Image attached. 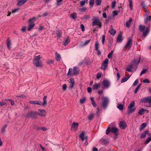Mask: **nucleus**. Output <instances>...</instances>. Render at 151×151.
Instances as JSON below:
<instances>
[{"label":"nucleus","instance_id":"obj_7","mask_svg":"<svg viewBox=\"0 0 151 151\" xmlns=\"http://www.w3.org/2000/svg\"><path fill=\"white\" fill-rule=\"evenodd\" d=\"M109 61V60L108 58H106L104 60L101 65V68L102 70H105L106 69Z\"/></svg>","mask_w":151,"mask_h":151},{"label":"nucleus","instance_id":"obj_63","mask_svg":"<svg viewBox=\"0 0 151 151\" xmlns=\"http://www.w3.org/2000/svg\"><path fill=\"white\" fill-rule=\"evenodd\" d=\"M138 79H137L134 82L133 84V86H136V85L138 83Z\"/></svg>","mask_w":151,"mask_h":151},{"label":"nucleus","instance_id":"obj_15","mask_svg":"<svg viewBox=\"0 0 151 151\" xmlns=\"http://www.w3.org/2000/svg\"><path fill=\"white\" fill-rule=\"evenodd\" d=\"M114 125L115 123H112L109 125L106 131V134L108 135L110 131H111V127Z\"/></svg>","mask_w":151,"mask_h":151},{"label":"nucleus","instance_id":"obj_57","mask_svg":"<svg viewBox=\"0 0 151 151\" xmlns=\"http://www.w3.org/2000/svg\"><path fill=\"white\" fill-rule=\"evenodd\" d=\"M143 82L144 83H150V81L148 79H145L143 81Z\"/></svg>","mask_w":151,"mask_h":151},{"label":"nucleus","instance_id":"obj_28","mask_svg":"<svg viewBox=\"0 0 151 151\" xmlns=\"http://www.w3.org/2000/svg\"><path fill=\"white\" fill-rule=\"evenodd\" d=\"M149 30V27H147L145 29V31L143 33V36H145L148 33Z\"/></svg>","mask_w":151,"mask_h":151},{"label":"nucleus","instance_id":"obj_12","mask_svg":"<svg viewBox=\"0 0 151 151\" xmlns=\"http://www.w3.org/2000/svg\"><path fill=\"white\" fill-rule=\"evenodd\" d=\"M38 111L39 112H37V115L41 116H45L46 115V111L45 110L39 109Z\"/></svg>","mask_w":151,"mask_h":151},{"label":"nucleus","instance_id":"obj_24","mask_svg":"<svg viewBox=\"0 0 151 151\" xmlns=\"http://www.w3.org/2000/svg\"><path fill=\"white\" fill-rule=\"evenodd\" d=\"M133 66V64H131L130 65H129L128 67L126 68V70L129 72H132V68Z\"/></svg>","mask_w":151,"mask_h":151},{"label":"nucleus","instance_id":"obj_21","mask_svg":"<svg viewBox=\"0 0 151 151\" xmlns=\"http://www.w3.org/2000/svg\"><path fill=\"white\" fill-rule=\"evenodd\" d=\"M100 86V84L99 83H95L93 86V89L94 90H97Z\"/></svg>","mask_w":151,"mask_h":151},{"label":"nucleus","instance_id":"obj_4","mask_svg":"<svg viewBox=\"0 0 151 151\" xmlns=\"http://www.w3.org/2000/svg\"><path fill=\"white\" fill-rule=\"evenodd\" d=\"M92 25L93 26L97 25L98 26L99 28H101L102 26L101 22L99 21V19L97 17H94L93 18Z\"/></svg>","mask_w":151,"mask_h":151},{"label":"nucleus","instance_id":"obj_33","mask_svg":"<svg viewBox=\"0 0 151 151\" xmlns=\"http://www.w3.org/2000/svg\"><path fill=\"white\" fill-rule=\"evenodd\" d=\"M145 110L143 108L140 109L138 112V114L140 115H142L144 113Z\"/></svg>","mask_w":151,"mask_h":151},{"label":"nucleus","instance_id":"obj_60","mask_svg":"<svg viewBox=\"0 0 151 151\" xmlns=\"http://www.w3.org/2000/svg\"><path fill=\"white\" fill-rule=\"evenodd\" d=\"M7 104V103L4 102H0V106H3Z\"/></svg>","mask_w":151,"mask_h":151},{"label":"nucleus","instance_id":"obj_62","mask_svg":"<svg viewBox=\"0 0 151 151\" xmlns=\"http://www.w3.org/2000/svg\"><path fill=\"white\" fill-rule=\"evenodd\" d=\"M85 1L84 0L81 1L80 2V5L81 6H84L85 3Z\"/></svg>","mask_w":151,"mask_h":151},{"label":"nucleus","instance_id":"obj_19","mask_svg":"<svg viewBox=\"0 0 151 151\" xmlns=\"http://www.w3.org/2000/svg\"><path fill=\"white\" fill-rule=\"evenodd\" d=\"M136 109L134 107H128V109L127 111V113L129 114L131 113L134 112V111Z\"/></svg>","mask_w":151,"mask_h":151},{"label":"nucleus","instance_id":"obj_48","mask_svg":"<svg viewBox=\"0 0 151 151\" xmlns=\"http://www.w3.org/2000/svg\"><path fill=\"white\" fill-rule=\"evenodd\" d=\"M147 71V69H143L141 72L140 76H141L142 74L145 73Z\"/></svg>","mask_w":151,"mask_h":151},{"label":"nucleus","instance_id":"obj_54","mask_svg":"<svg viewBox=\"0 0 151 151\" xmlns=\"http://www.w3.org/2000/svg\"><path fill=\"white\" fill-rule=\"evenodd\" d=\"M38 101H30L29 102L30 104H37Z\"/></svg>","mask_w":151,"mask_h":151},{"label":"nucleus","instance_id":"obj_25","mask_svg":"<svg viewBox=\"0 0 151 151\" xmlns=\"http://www.w3.org/2000/svg\"><path fill=\"white\" fill-rule=\"evenodd\" d=\"M7 125L6 124H5L1 128V134H4L6 128L7 127Z\"/></svg>","mask_w":151,"mask_h":151},{"label":"nucleus","instance_id":"obj_9","mask_svg":"<svg viewBox=\"0 0 151 151\" xmlns=\"http://www.w3.org/2000/svg\"><path fill=\"white\" fill-rule=\"evenodd\" d=\"M85 132H83L79 135V137L81 138L82 141H83L86 140L85 142V144L86 145L88 144V143L86 142V141H87L88 137L87 136H84Z\"/></svg>","mask_w":151,"mask_h":151},{"label":"nucleus","instance_id":"obj_5","mask_svg":"<svg viewBox=\"0 0 151 151\" xmlns=\"http://www.w3.org/2000/svg\"><path fill=\"white\" fill-rule=\"evenodd\" d=\"M132 40L130 38H128L127 42L124 46V50H126L127 49L129 50L132 47Z\"/></svg>","mask_w":151,"mask_h":151},{"label":"nucleus","instance_id":"obj_20","mask_svg":"<svg viewBox=\"0 0 151 151\" xmlns=\"http://www.w3.org/2000/svg\"><path fill=\"white\" fill-rule=\"evenodd\" d=\"M19 1L17 5L18 6H20L21 5L24 4L27 1V0H18Z\"/></svg>","mask_w":151,"mask_h":151},{"label":"nucleus","instance_id":"obj_61","mask_svg":"<svg viewBox=\"0 0 151 151\" xmlns=\"http://www.w3.org/2000/svg\"><path fill=\"white\" fill-rule=\"evenodd\" d=\"M34 129L37 131H40L41 129V128H40L37 126H36L35 127Z\"/></svg>","mask_w":151,"mask_h":151},{"label":"nucleus","instance_id":"obj_39","mask_svg":"<svg viewBox=\"0 0 151 151\" xmlns=\"http://www.w3.org/2000/svg\"><path fill=\"white\" fill-rule=\"evenodd\" d=\"M117 107L120 110H122L123 109L124 106L122 104H120L117 106Z\"/></svg>","mask_w":151,"mask_h":151},{"label":"nucleus","instance_id":"obj_29","mask_svg":"<svg viewBox=\"0 0 151 151\" xmlns=\"http://www.w3.org/2000/svg\"><path fill=\"white\" fill-rule=\"evenodd\" d=\"M145 26L140 25L139 26V29L141 32H143L144 31L145 28Z\"/></svg>","mask_w":151,"mask_h":151},{"label":"nucleus","instance_id":"obj_23","mask_svg":"<svg viewBox=\"0 0 151 151\" xmlns=\"http://www.w3.org/2000/svg\"><path fill=\"white\" fill-rule=\"evenodd\" d=\"M6 43L8 49L9 50H10L11 48V43L9 38H8V39H7Z\"/></svg>","mask_w":151,"mask_h":151},{"label":"nucleus","instance_id":"obj_26","mask_svg":"<svg viewBox=\"0 0 151 151\" xmlns=\"http://www.w3.org/2000/svg\"><path fill=\"white\" fill-rule=\"evenodd\" d=\"M147 124L146 123H143L141 124L140 127L139 129L140 131H142L146 126Z\"/></svg>","mask_w":151,"mask_h":151},{"label":"nucleus","instance_id":"obj_34","mask_svg":"<svg viewBox=\"0 0 151 151\" xmlns=\"http://www.w3.org/2000/svg\"><path fill=\"white\" fill-rule=\"evenodd\" d=\"M151 19V16H150L147 17L145 21V24H147L148 22H150Z\"/></svg>","mask_w":151,"mask_h":151},{"label":"nucleus","instance_id":"obj_37","mask_svg":"<svg viewBox=\"0 0 151 151\" xmlns=\"http://www.w3.org/2000/svg\"><path fill=\"white\" fill-rule=\"evenodd\" d=\"M90 18V15L88 14V15H84L81 19L86 20L87 19Z\"/></svg>","mask_w":151,"mask_h":151},{"label":"nucleus","instance_id":"obj_42","mask_svg":"<svg viewBox=\"0 0 151 151\" xmlns=\"http://www.w3.org/2000/svg\"><path fill=\"white\" fill-rule=\"evenodd\" d=\"M70 41V40L69 39V38L67 39L65 41V42L63 44L65 46L67 45H68Z\"/></svg>","mask_w":151,"mask_h":151},{"label":"nucleus","instance_id":"obj_46","mask_svg":"<svg viewBox=\"0 0 151 151\" xmlns=\"http://www.w3.org/2000/svg\"><path fill=\"white\" fill-rule=\"evenodd\" d=\"M72 70V68H70L69 69L67 74L68 76H70L71 75V74H72V73H71Z\"/></svg>","mask_w":151,"mask_h":151},{"label":"nucleus","instance_id":"obj_52","mask_svg":"<svg viewBox=\"0 0 151 151\" xmlns=\"http://www.w3.org/2000/svg\"><path fill=\"white\" fill-rule=\"evenodd\" d=\"M116 2V1L114 0L112 2L111 4V7L112 8H114L115 6Z\"/></svg>","mask_w":151,"mask_h":151},{"label":"nucleus","instance_id":"obj_38","mask_svg":"<svg viewBox=\"0 0 151 151\" xmlns=\"http://www.w3.org/2000/svg\"><path fill=\"white\" fill-rule=\"evenodd\" d=\"M129 77H130V76H129L128 77H123L121 80V82L122 83H123L125 82V81H127L129 79Z\"/></svg>","mask_w":151,"mask_h":151},{"label":"nucleus","instance_id":"obj_30","mask_svg":"<svg viewBox=\"0 0 151 151\" xmlns=\"http://www.w3.org/2000/svg\"><path fill=\"white\" fill-rule=\"evenodd\" d=\"M70 17L73 19H75L77 18V14L76 12H73L70 15Z\"/></svg>","mask_w":151,"mask_h":151},{"label":"nucleus","instance_id":"obj_27","mask_svg":"<svg viewBox=\"0 0 151 151\" xmlns=\"http://www.w3.org/2000/svg\"><path fill=\"white\" fill-rule=\"evenodd\" d=\"M56 59L57 60L60 61L61 57L60 54L57 52H55Z\"/></svg>","mask_w":151,"mask_h":151},{"label":"nucleus","instance_id":"obj_18","mask_svg":"<svg viewBox=\"0 0 151 151\" xmlns=\"http://www.w3.org/2000/svg\"><path fill=\"white\" fill-rule=\"evenodd\" d=\"M149 133V131L147 130L142 133L140 136L141 139L144 138L146 137L147 134H148Z\"/></svg>","mask_w":151,"mask_h":151},{"label":"nucleus","instance_id":"obj_31","mask_svg":"<svg viewBox=\"0 0 151 151\" xmlns=\"http://www.w3.org/2000/svg\"><path fill=\"white\" fill-rule=\"evenodd\" d=\"M78 68L76 67H74L73 68V72L75 75H77L78 73V71L77 70Z\"/></svg>","mask_w":151,"mask_h":151},{"label":"nucleus","instance_id":"obj_3","mask_svg":"<svg viewBox=\"0 0 151 151\" xmlns=\"http://www.w3.org/2000/svg\"><path fill=\"white\" fill-rule=\"evenodd\" d=\"M37 116V111H31L28 112L26 114V116L28 118H32L36 119Z\"/></svg>","mask_w":151,"mask_h":151},{"label":"nucleus","instance_id":"obj_2","mask_svg":"<svg viewBox=\"0 0 151 151\" xmlns=\"http://www.w3.org/2000/svg\"><path fill=\"white\" fill-rule=\"evenodd\" d=\"M36 21V19L35 17H33L32 18H30L29 21V26L27 30L28 31H29L32 29H33V27H34L35 25V22Z\"/></svg>","mask_w":151,"mask_h":151},{"label":"nucleus","instance_id":"obj_55","mask_svg":"<svg viewBox=\"0 0 151 151\" xmlns=\"http://www.w3.org/2000/svg\"><path fill=\"white\" fill-rule=\"evenodd\" d=\"M94 0H90L89 2V4L91 5V7H92L94 3Z\"/></svg>","mask_w":151,"mask_h":151},{"label":"nucleus","instance_id":"obj_14","mask_svg":"<svg viewBox=\"0 0 151 151\" xmlns=\"http://www.w3.org/2000/svg\"><path fill=\"white\" fill-rule=\"evenodd\" d=\"M47 96H45L43 98V102L42 103V102L39 101H38L37 104L41 106H44L46 105L47 104Z\"/></svg>","mask_w":151,"mask_h":151},{"label":"nucleus","instance_id":"obj_22","mask_svg":"<svg viewBox=\"0 0 151 151\" xmlns=\"http://www.w3.org/2000/svg\"><path fill=\"white\" fill-rule=\"evenodd\" d=\"M132 19L130 18V19L128 21H127L125 22V26L129 28L130 27V24L131 23L132 21Z\"/></svg>","mask_w":151,"mask_h":151},{"label":"nucleus","instance_id":"obj_41","mask_svg":"<svg viewBox=\"0 0 151 151\" xmlns=\"http://www.w3.org/2000/svg\"><path fill=\"white\" fill-rule=\"evenodd\" d=\"M99 44L98 41H96V43L95 45V47L96 50H98L99 49Z\"/></svg>","mask_w":151,"mask_h":151},{"label":"nucleus","instance_id":"obj_36","mask_svg":"<svg viewBox=\"0 0 151 151\" xmlns=\"http://www.w3.org/2000/svg\"><path fill=\"white\" fill-rule=\"evenodd\" d=\"M57 37L59 38L62 35V32L61 31L58 30L56 33Z\"/></svg>","mask_w":151,"mask_h":151},{"label":"nucleus","instance_id":"obj_58","mask_svg":"<svg viewBox=\"0 0 151 151\" xmlns=\"http://www.w3.org/2000/svg\"><path fill=\"white\" fill-rule=\"evenodd\" d=\"M19 10V8H15L14 9L12 10V13H15L16 12H17Z\"/></svg>","mask_w":151,"mask_h":151},{"label":"nucleus","instance_id":"obj_53","mask_svg":"<svg viewBox=\"0 0 151 151\" xmlns=\"http://www.w3.org/2000/svg\"><path fill=\"white\" fill-rule=\"evenodd\" d=\"M86 100V99L85 97H83L80 99V103L81 104L83 103Z\"/></svg>","mask_w":151,"mask_h":151},{"label":"nucleus","instance_id":"obj_1","mask_svg":"<svg viewBox=\"0 0 151 151\" xmlns=\"http://www.w3.org/2000/svg\"><path fill=\"white\" fill-rule=\"evenodd\" d=\"M40 58V56L39 55L35 57L33 60V63L36 67H39L42 66V63L39 60Z\"/></svg>","mask_w":151,"mask_h":151},{"label":"nucleus","instance_id":"obj_64","mask_svg":"<svg viewBox=\"0 0 151 151\" xmlns=\"http://www.w3.org/2000/svg\"><path fill=\"white\" fill-rule=\"evenodd\" d=\"M67 88V85L66 84H64L62 87V89L64 91H65Z\"/></svg>","mask_w":151,"mask_h":151},{"label":"nucleus","instance_id":"obj_11","mask_svg":"<svg viewBox=\"0 0 151 151\" xmlns=\"http://www.w3.org/2000/svg\"><path fill=\"white\" fill-rule=\"evenodd\" d=\"M115 125L111 127V133H114L115 135H118L117 132L118 131V129L115 127Z\"/></svg>","mask_w":151,"mask_h":151},{"label":"nucleus","instance_id":"obj_49","mask_svg":"<svg viewBox=\"0 0 151 151\" xmlns=\"http://www.w3.org/2000/svg\"><path fill=\"white\" fill-rule=\"evenodd\" d=\"M135 106V102L134 101H132L130 104L128 106L130 107H134Z\"/></svg>","mask_w":151,"mask_h":151},{"label":"nucleus","instance_id":"obj_6","mask_svg":"<svg viewBox=\"0 0 151 151\" xmlns=\"http://www.w3.org/2000/svg\"><path fill=\"white\" fill-rule=\"evenodd\" d=\"M103 100L102 102L101 105L102 107L104 108H106L108 106L109 103V100L108 98L106 97H104L102 99Z\"/></svg>","mask_w":151,"mask_h":151},{"label":"nucleus","instance_id":"obj_32","mask_svg":"<svg viewBox=\"0 0 151 151\" xmlns=\"http://www.w3.org/2000/svg\"><path fill=\"white\" fill-rule=\"evenodd\" d=\"M94 115L93 113H91L88 116L87 118L89 120H92L94 118Z\"/></svg>","mask_w":151,"mask_h":151},{"label":"nucleus","instance_id":"obj_50","mask_svg":"<svg viewBox=\"0 0 151 151\" xmlns=\"http://www.w3.org/2000/svg\"><path fill=\"white\" fill-rule=\"evenodd\" d=\"M113 52H114L113 51L111 50V52L109 53V54L108 55V58H110L111 57L112 55V54H113Z\"/></svg>","mask_w":151,"mask_h":151},{"label":"nucleus","instance_id":"obj_17","mask_svg":"<svg viewBox=\"0 0 151 151\" xmlns=\"http://www.w3.org/2000/svg\"><path fill=\"white\" fill-rule=\"evenodd\" d=\"M109 82L107 80H104L103 82V85L105 87H108L109 85Z\"/></svg>","mask_w":151,"mask_h":151},{"label":"nucleus","instance_id":"obj_43","mask_svg":"<svg viewBox=\"0 0 151 151\" xmlns=\"http://www.w3.org/2000/svg\"><path fill=\"white\" fill-rule=\"evenodd\" d=\"M101 2V0H95V3L97 6L100 5Z\"/></svg>","mask_w":151,"mask_h":151},{"label":"nucleus","instance_id":"obj_45","mask_svg":"<svg viewBox=\"0 0 151 151\" xmlns=\"http://www.w3.org/2000/svg\"><path fill=\"white\" fill-rule=\"evenodd\" d=\"M141 7H142V8L144 9H146L147 8V7L144 3V2L142 1L141 3Z\"/></svg>","mask_w":151,"mask_h":151},{"label":"nucleus","instance_id":"obj_8","mask_svg":"<svg viewBox=\"0 0 151 151\" xmlns=\"http://www.w3.org/2000/svg\"><path fill=\"white\" fill-rule=\"evenodd\" d=\"M141 101L144 103H148L151 105V96L144 98L141 99Z\"/></svg>","mask_w":151,"mask_h":151},{"label":"nucleus","instance_id":"obj_40","mask_svg":"<svg viewBox=\"0 0 151 151\" xmlns=\"http://www.w3.org/2000/svg\"><path fill=\"white\" fill-rule=\"evenodd\" d=\"M150 141H151V136L149 137H148L145 142V145H147L148 144Z\"/></svg>","mask_w":151,"mask_h":151},{"label":"nucleus","instance_id":"obj_10","mask_svg":"<svg viewBox=\"0 0 151 151\" xmlns=\"http://www.w3.org/2000/svg\"><path fill=\"white\" fill-rule=\"evenodd\" d=\"M78 125V122H73L71 125V129L74 131H76Z\"/></svg>","mask_w":151,"mask_h":151},{"label":"nucleus","instance_id":"obj_44","mask_svg":"<svg viewBox=\"0 0 151 151\" xmlns=\"http://www.w3.org/2000/svg\"><path fill=\"white\" fill-rule=\"evenodd\" d=\"M91 41V40L89 39V40H88L85 41L83 43V46H86Z\"/></svg>","mask_w":151,"mask_h":151},{"label":"nucleus","instance_id":"obj_13","mask_svg":"<svg viewBox=\"0 0 151 151\" xmlns=\"http://www.w3.org/2000/svg\"><path fill=\"white\" fill-rule=\"evenodd\" d=\"M119 125L120 128L122 129H125L127 127V123L124 121H120Z\"/></svg>","mask_w":151,"mask_h":151},{"label":"nucleus","instance_id":"obj_16","mask_svg":"<svg viewBox=\"0 0 151 151\" xmlns=\"http://www.w3.org/2000/svg\"><path fill=\"white\" fill-rule=\"evenodd\" d=\"M109 32L112 35L114 36L116 33V31L113 29L112 26L111 25V29L109 31Z\"/></svg>","mask_w":151,"mask_h":151},{"label":"nucleus","instance_id":"obj_51","mask_svg":"<svg viewBox=\"0 0 151 151\" xmlns=\"http://www.w3.org/2000/svg\"><path fill=\"white\" fill-rule=\"evenodd\" d=\"M105 36L104 35H103L102 36V44L104 45V43L105 40Z\"/></svg>","mask_w":151,"mask_h":151},{"label":"nucleus","instance_id":"obj_47","mask_svg":"<svg viewBox=\"0 0 151 151\" xmlns=\"http://www.w3.org/2000/svg\"><path fill=\"white\" fill-rule=\"evenodd\" d=\"M140 61L139 60L138 61L137 60H134L133 62V63L132 64H133V65H137L138 63H139V62Z\"/></svg>","mask_w":151,"mask_h":151},{"label":"nucleus","instance_id":"obj_35","mask_svg":"<svg viewBox=\"0 0 151 151\" xmlns=\"http://www.w3.org/2000/svg\"><path fill=\"white\" fill-rule=\"evenodd\" d=\"M122 40V35L121 34H119L117 38V41L118 42H120Z\"/></svg>","mask_w":151,"mask_h":151},{"label":"nucleus","instance_id":"obj_59","mask_svg":"<svg viewBox=\"0 0 151 151\" xmlns=\"http://www.w3.org/2000/svg\"><path fill=\"white\" fill-rule=\"evenodd\" d=\"M101 141L102 142H103L104 143H106V139L105 138H102L101 139Z\"/></svg>","mask_w":151,"mask_h":151},{"label":"nucleus","instance_id":"obj_56","mask_svg":"<svg viewBox=\"0 0 151 151\" xmlns=\"http://www.w3.org/2000/svg\"><path fill=\"white\" fill-rule=\"evenodd\" d=\"M129 7L131 10H132V1H129Z\"/></svg>","mask_w":151,"mask_h":151}]
</instances>
